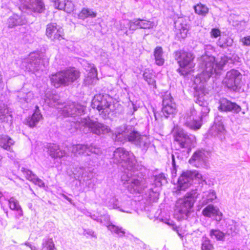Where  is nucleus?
<instances>
[{
	"label": "nucleus",
	"instance_id": "1",
	"mask_svg": "<svg viewBox=\"0 0 250 250\" xmlns=\"http://www.w3.org/2000/svg\"><path fill=\"white\" fill-rule=\"evenodd\" d=\"M57 107L60 109V113L64 117H79L85 111L84 106L73 103L67 104L62 107ZM72 123L76 129H80L85 134L91 132L100 135L108 133L111 131L109 126L97 122L92 121L89 118L78 117L75 121H72Z\"/></svg>",
	"mask_w": 250,
	"mask_h": 250
},
{
	"label": "nucleus",
	"instance_id": "2",
	"mask_svg": "<svg viewBox=\"0 0 250 250\" xmlns=\"http://www.w3.org/2000/svg\"><path fill=\"white\" fill-rule=\"evenodd\" d=\"M228 62V58L224 55L216 60L213 56L207 55L202 56L200 60V67L202 73L196 76L194 83L196 84V89H203L206 83L211 75L219 74Z\"/></svg>",
	"mask_w": 250,
	"mask_h": 250
},
{
	"label": "nucleus",
	"instance_id": "3",
	"mask_svg": "<svg viewBox=\"0 0 250 250\" xmlns=\"http://www.w3.org/2000/svg\"><path fill=\"white\" fill-rule=\"evenodd\" d=\"M135 167L133 170L125 171L121 176V180L124 187L131 193H140L146 188L145 180L139 177L134 172Z\"/></svg>",
	"mask_w": 250,
	"mask_h": 250
},
{
	"label": "nucleus",
	"instance_id": "4",
	"mask_svg": "<svg viewBox=\"0 0 250 250\" xmlns=\"http://www.w3.org/2000/svg\"><path fill=\"white\" fill-rule=\"evenodd\" d=\"M79 77V71L74 68H70L52 74L50 77V80L52 84L55 87L58 88L61 85H68Z\"/></svg>",
	"mask_w": 250,
	"mask_h": 250
},
{
	"label": "nucleus",
	"instance_id": "5",
	"mask_svg": "<svg viewBox=\"0 0 250 250\" xmlns=\"http://www.w3.org/2000/svg\"><path fill=\"white\" fill-rule=\"evenodd\" d=\"M201 109V116L196 117V111L195 109H191L180 118L181 124L192 129H198L201 126V120L203 116H206L209 112L210 109L208 105H202Z\"/></svg>",
	"mask_w": 250,
	"mask_h": 250
},
{
	"label": "nucleus",
	"instance_id": "6",
	"mask_svg": "<svg viewBox=\"0 0 250 250\" xmlns=\"http://www.w3.org/2000/svg\"><path fill=\"white\" fill-rule=\"evenodd\" d=\"M196 196V192L192 191L188 192L183 198L178 199L175 204V213L179 214L180 218L187 217L193 206Z\"/></svg>",
	"mask_w": 250,
	"mask_h": 250
},
{
	"label": "nucleus",
	"instance_id": "7",
	"mask_svg": "<svg viewBox=\"0 0 250 250\" xmlns=\"http://www.w3.org/2000/svg\"><path fill=\"white\" fill-rule=\"evenodd\" d=\"M175 58L180 66L177 70L181 75H187L192 70L195 66L193 62L195 56L192 53L182 50L177 51Z\"/></svg>",
	"mask_w": 250,
	"mask_h": 250
},
{
	"label": "nucleus",
	"instance_id": "8",
	"mask_svg": "<svg viewBox=\"0 0 250 250\" xmlns=\"http://www.w3.org/2000/svg\"><path fill=\"white\" fill-rule=\"evenodd\" d=\"M115 163H121L122 166L127 170H133L135 167L136 160L132 153L127 151L124 148H117L112 158Z\"/></svg>",
	"mask_w": 250,
	"mask_h": 250
},
{
	"label": "nucleus",
	"instance_id": "9",
	"mask_svg": "<svg viewBox=\"0 0 250 250\" xmlns=\"http://www.w3.org/2000/svg\"><path fill=\"white\" fill-rule=\"evenodd\" d=\"M16 64L22 69L33 72L43 70L45 68L39 55L34 53H30L28 58L17 60Z\"/></svg>",
	"mask_w": 250,
	"mask_h": 250
},
{
	"label": "nucleus",
	"instance_id": "10",
	"mask_svg": "<svg viewBox=\"0 0 250 250\" xmlns=\"http://www.w3.org/2000/svg\"><path fill=\"white\" fill-rule=\"evenodd\" d=\"M91 106L92 108H96L100 115L103 114L105 117L111 110V99L107 95H96L92 101Z\"/></svg>",
	"mask_w": 250,
	"mask_h": 250
},
{
	"label": "nucleus",
	"instance_id": "11",
	"mask_svg": "<svg viewBox=\"0 0 250 250\" xmlns=\"http://www.w3.org/2000/svg\"><path fill=\"white\" fill-rule=\"evenodd\" d=\"M115 134L116 139L119 140L122 137H124V140H120L121 142L124 143V141H128L134 145L140 136L139 133L133 130L131 126L126 127L125 125L117 128Z\"/></svg>",
	"mask_w": 250,
	"mask_h": 250
},
{
	"label": "nucleus",
	"instance_id": "12",
	"mask_svg": "<svg viewBox=\"0 0 250 250\" xmlns=\"http://www.w3.org/2000/svg\"><path fill=\"white\" fill-rule=\"evenodd\" d=\"M208 155V152L204 149L197 150L193 153L188 162L195 167L207 168L209 167Z\"/></svg>",
	"mask_w": 250,
	"mask_h": 250
},
{
	"label": "nucleus",
	"instance_id": "13",
	"mask_svg": "<svg viewBox=\"0 0 250 250\" xmlns=\"http://www.w3.org/2000/svg\"><path fill=\"white\" fill-rule=\"evenodd\" d=\"M242 79L240 72L236 69H231L227 72L223 83L228 88L236 90L239 86Z\"/></svg>",
	"mask_w": 250,
	"mask_h": 250
},
{
	"label": "nucleus",
	"instance_id": "14",
	"mask_svg": "<svg viewBox=\"0 0 250 250\" xmlns=\"http://www.w3.org/2000/svg\"><path fill=\"white\" fill-rule=\"evenodd\" d=\"M174 140L181 148L188 149L193 144L195 137L193 135H188L183 129L178 128L175 133Z\"/></svg>",
	"mask_w": 250,
	"mask_h": 250
},
{
	"label": "nucleus",
	"instance_id": "15",
	"mask_svg": "<svg viewBox=\"0 0 250 250\" xmlns=\"http://www.w3.org/2000/svg\"><path fill=\"white\" fill-rule=\"evenodd\" d=\"M71 151L75 156L81 155L86 154L89 155L91 153L98 154L100 153V149L93 145H85L77 144L72 145Z\"/></svg>",
	"mask_w": 250,
	"mask_h": 250
},
{
	"label": "nucleus",
	"instance_id": "16",
	"mask_svg": "<svg viewBox=\"0 0 250 250\" xmlns=\"http://www.w3.org/2000/svg\"><path fill=\"white\" fill-rule=\"evenodd\" d=\"M192 183L191 171L184 172L178 179L176 188H174L173 192L179 194L181 191H185L188 188Z\"/></svg>",
	"mask_w": 250,
	"mask_h": 250
},
{
	"label": "nucleus",
	"instance_id": "17",
	"mask_svg": "<svg viewBox=\"0 0 250 250\" xmlns=\"http://www.w3.org/2000/svg\"><path fill=\"white\" fill-rule=\"evenodd\" d=\"M162 111L166 117L173 114L176 111V104L170 93H166L163 96Z\"/></svg>",
	"mask_w": 250,
	"mask_h": 250
},
{
	"label": "nucleus",
	"instance_id": "18",
	"mask_svg": "<svg viewBox=\"0 0 250 250\" xmlns=\"http://www.w3.org/2000/svg\"><path fill=\"white\" fill-rule=\"evenodd\" d=\"M21 5H23L28 13H41L44 9V4L42 0H19Z\"/></svg>",
	"mask_w": 250,
	"mask_h": 250
},
{
	"label": "nucleus",
	"instance_id": "19",
	"mask_svg": "<svg viewBox=\"0 0 250 250\" xmlns=\"http://www.w3.org/2000/svg\"><path fill=\"white\" fill-rule=\"evenodd\" d=\"M46 35L52 41L61 40L63 39V30L56 23H50L46 26Z\"/></svg>",
	"mask_w": 250,
	"mask_h": 250
},
{
	"label": "nucleus",
	"instance_id": "20",
	"mask_svg": "<svg viewBox=\"0 0 250 250\" xmlns=\"http://www.w3.org/2000/svg\"><path fill=\"white\" fill-rule=\"evenodd\" d=\"M128 24L129 26V29L132 30H135L138 28L150 29H152L155 26L153 21L139 18L128 21Z\"/></svg>",
	"mask_w": 250,
	"mask_h": 250
},
{
	"label": "nucleus",
	"instance_id": "21",
	"mask_svg": "<svg viewBox=\"0 0 250 250\" xmlns=\"http://www.w3.org/2000/svg\"><path fill=\"white\" fill-rule=\"evenodd\" d=\"M175 29L178 38L184 39L188 32V25L186 20L182 17L178 18L175 21Z\"/></svg>",
	"mask_w": 250,
	"mask_h": 250
},
{
	"label": "nucleus",
	"instance_id": "22",
	"mask_svg": "<svg viewBox=\"0 0 250 250\" xmlns=\"http://www.w3.org/2000/svg\"><path fill=\"white\" fill-rule=\"evenodd\" d=\"M85 69L88 72L84 79V83L86 85L93 84L97 80V69L93 64L86 63Z\"/></svg>",
	"mask_w": 250,
	"mask_h": 250
},
{
	"label": "nucleus",
	"instance_id": "23",
	"mask_svg": "<svg viewBox=\"0 0 250 250\" xmlns=\"http://www.w3.org/2000/svg\"><path fill=\"white\" fill-rule=\"evenodd\" d=\"M203 215L207 217H213L214 219L220 222L222 219V213L219 209L212 205H209L202 210Z\"/></svg>",
	"mask_w": 250,
	"mask_h": 250
},
{
	"label": "nucleus",
	"instance_id": "24",
	"mask_svg": "<svg viewBox=\"0 0 250 250\" xmlns=\"http://www.w3.org/2000/svg\"><path fill=\"white\" fill-rule=\"evenodd\" d=\"M26 22L27 19L24 13H21L20 15L13 14L7 20L8 27L9 28L22 25Z\"/></svg>",
	"mask_w": 250,
	"mask_h": 250
},
{
	"label": "nucleus",
	"instance_id": "25",
	"mask_svg": "<svg viewBox=\"0 0 250 250\" xmlns=\"http://www.w3.org/2000/svg\"><path fill=\"white\" fill-rule=\"evenodd\" d=\"M219 110L224 111H231L235 113H239L241 110V107L235 103H232L227 99H224L220 101Z\"/></svg>",
	"mask_w": 250,
	"mask_h": 250
},
{
	"label": "nucleus",
	"instance_id": "26",
	"mask_svg": "<svg viewBox=\"0 0 250 250\" xmlns=\"http://www.w3.org/2000/svg\"><path fill=\"white\" fill-rule=\"evenodd\" d=\"M12 118L11 111L7 104L3 101H0V121L11 123Z\"/></svg>",
	"mask_w": 250,
	"mask_h": 250
},
{
	"label": "nucleus",
	"instance_id": "27",
	"mask_svg": "<svg viewBox=\"0 0 250 250\" xmlns=\"http://www.w3.org/2000/svg\"><path fill=\"white\" fill-rule=\"evenodd\" d=\"M205 86L206 85L204 86L203 89H196L195 88L196 84L194 83V89L196 91L194 101L196 103L198 104L200 106L207 105L208 104L207 101V97L205 95V93H206Z\"/></svg>",
	"mask_w": 250,
	"mask_h": 250
},
{
	"label": "nucleus",
	"instance_id": "28",
	"mask_svg": "<svg viewBox=\"0 0 250 250\" xmlns=\"http://www.w3.org/2000/svg\"><path fill=\"white\" fill-rule=\"evenodd\" d=\"M48 153L53 158H61L66 155L65 151L60 149L59 146L50 144L48 147Z\"/></svg>",
	"mask_w": 250,
	"mask_h": 250
},
{
	"label": "nucleus",
	"instance_id": "29",
	"mask_svg": "<svg viewBox=\"0 0 250 250\" xmlns=\"http://www.w3.org/2000/svg\"><path fill=\"white\" fill-rule=\"evenodd\" d=\"M42 119V115L38 106H36L35 110L31 117L28 118L26 120V124L31 127L36 125Z\"/></svg>",
	"mask_w": 250,
	"mask_h": 250
},
{
	"label": "nucleus",
	"instance_id": "30",
	"mask_svg": "<svg viewBox=\"0 0 250 250\" xmlns=\"http://www.w3.org/2000/svg\"><path fill=\"white\" fill-rule=\"evenodd\" d=\"M216 193L214 190H209L204 192L202 198L199 201L200 206L203 207L216 199Z\"/></svg>",
	"mask_w": 250,
	"mask_h": 250
},
{
	"label": "nucleus",
	"instance_id": "31",
	"mask_svg": "<svg viewBox=\"0 0 250 250\" xmlns=\"http://www.w3.org/2000/svg\"><path fill=\"white\" fill-rule=\"evenodd\" d=\"M17 96L18 102L22 104L30 102L34 98V94L31 91L26 92L22 90L18 92Z\"/></svg>",
	"mask_w": 250,
	"mask_h": 250
},
{
	"label": "nucleus",
	"instance_id": "32",
	"mask_svg": "<svg viewBox=\"0 0 250 250\" xmlns=\"http://www.w3.org/2000/svg\"><path fill=\"white\" fill-rule=\"evenodd\" d=\"M14 144V141L9 136L0 134V146L3 149L11 151V146Z\"/></svg>",
	"mask_w": 250,
	"mask_h": 250
},
{
	"label": "nucleus",
	"instance_id": "33",
	"mask_svg": "<svg viewBox=\"0 0 250 250\" xmlns=\"http://www.w3.org/2000/svg\"><path fill=\"white\" fill-rule=\"evenodd\" d=\"M45 102L50 106L57 107L60 104L59 97L57 94L47 93L45 95Z\"/></svg>",
	"mask_w": 250,
	"mask_h": 250
},
{
	"label": "nucleus",
	"instance_id": "34",
	"mask_svg": "<svg viewBox=\"0 0 250 250\" xmlns=\"http://www.w3.org/2000/svg\"><path fill=\"white\" fill-rule=\"evenodd\" d=\"M45 102L50 106L57 107L60 104L59 97L57 94L47 93L45 95Z\"/></svg>",
	"mask_w": 250,
	"mask_h": 250
},
{
	"label": "nucleus",
	"instance_id": "35",
	"mask_svg": "<svg viewBox=\"0 0 250 250\" xmlns=\"http://www.w3.org/2000/svg\"><path fill=\"white\" fill-rule=\"evenodd\" d=\"M150 143V140L147 136L140 135L137 142H135V145L143 150L146 151L148 148Z\"/></svg>",
	"mask_w": 250,
	"mask_h": 250
},
{
	"label": "nucleus",
	"instance_id": "36",
	"mask_svg": "<svg viewBox=\"0 0 250 250\" xmlns=\"http://www.w3.org/2000/svg\"><path fill=\"white\" fill-rule=\"evenodd\" d=\"M9 206L11 209L17 211L18 218H20L23 215L22 209L19 205V203L15 198L11 197L8 200Z\"/></svg>",
	"mask_w": 250,
	"mask_h": 250
},
{
	"label": "nucleus",
	"instance_id": "37",
	"mask_svg": "<svg viewBox=\"0 0 250 250\" xmlns=\"http://www.w3.org/2000/svg\"><path fill=\"white\" fill-rule=\"evenodd\" d=\"M154 56L155 62L158 65H162L165 62L163 57V52L161 47L157 46L154 50Z\"/></svg>",
	"mask_w": 250,
	"mask_h": 250
},
{
	"label": "nucleus",
	"instance_id": "38",
	"mask_svg": "<svg viewBox=\"0 0 250 250\" xmlns=\"http://www.w3.org/2000/svg\"><path fill=\"white\" fill-rule=\"evenodd\" d=\"M107 207L109 209H118L120 211L125 212L127 213H131V211L128 210H125L122 208L121 207H120L118 204V200L116 198H111L109 201L107 203Z\"/></svg>",
	"mask_w": 250,
	"mask_h": 250
},
{
	"label": "nucleus",
	"instance_id": "39",
	"mask_svg": "<svg viewBox=\"0 0 250 250\" xmlns=\"http://www.w3.org/2000/svg\"><path fill=\"white\" fill-rule=\"evenodd\" d=\"M96 13L88 8H83L78 15L79 19L84 20L88 17L95 18L96 17Z\"/></svg>",
	"mask_w": 250,
	"mask_h": 250
},
{
	"label": "nucleus",
	"instance_id": "40",
	"mask_svg": "<svg viewBox=\"0 0 250 250\" xmlns=\"http://www.w3.org/2000/svg\"><path fill=\"white\" fill-rule=\"evenodd\" d=\"M209 235L212 239H216L217 240L224 241L225 233L219 229H211Z\"/></svg>",
	"mask_w": 250,
	"mask_h": 250
},
{
	"label": "nucleus",
	"instance_id": "41",
	"mask_svg": "<svg viewBox=\"0 0 250 250\" xmlns=\"http://www.w3.org/2000/svg\"><path fill=\"white\" fill-rule=\"evenodd\" d=\"M107 227L108 229L111 232H114L120 236H123L125 233V232L122 228L116 226L112 224V223L107 225Z\"/></svg>",
	"mask_w": 250,
	"mask_h": 250
},
{
	"label": "nucleus",
	"instance_id": "42",
	"mask_svg": "<svg viewBox=\"0 0 250 250\" xmlns=\"http://www.w3.org/2000/svg\"><path fill=\"white\" fill-rule=\"evenodd\" d=\"M144 79L149 85H154L155 81L154 79V75L150 72V70L146 69L143 74Z\"/></svg>",
	"mask_w": 250,
	"mask_h": 250
},
{
	"label": "nucleus",
	"instance_id": "43",
	"mask_svg": "<svg viewBox=\"0 0 250 250\" xmlns=\"http://www.w3.org/2000/svg\"><path fill=\"white\" fill-rule=\"evenodd\" d=\"M194 10L196 14L202 16H205L208 12V8L201 3L194 6Z\"/></svg>",
	"mask_w": 250,
	"mask_h": 250
},
{
	"label": "nucleus",
	"instance_id": "44",
	"mask_svg": "<svg viewBox=\"0 0 250 250\" xmlns=\"http://www.w3.org/2000/svg\"><path fill=\"white\" fill-rule=\"evenodd\" d=\"M155 185L156 187H161L167 183V179L164 174L161 173L155 176Z\"/></svg>",
	"mask_w": 250,
	"mask_h": 250
},
{
	"label": "nucleus",
	"instance_id": "45",
	"mask_svg": "<svg viewBox=\"0 0 250 250\" xmlns=\"http://www.w3.org/2000/svg\"><path fill=\"white\" fill-rule=\"evenodd\" d=\"M54 245L51 239L44 238L42 241V249L53 250Z\"/></svg>",
	"mask_w": 250,
	"mask_h": 250
},
{
	"label": "nucleus",
	"instance_id": "46",
	"mask_svg": "<svg viewBox=\"0 0 250 250\" xmlns=\"http://www.w3.org/2000/svg\"><path fill=\"white\" fill-rule=\"evenodd\" d=\"M83 170H84V167H76L74 168L72 170L74 176L73 178L76 180H80Z\"/></svg>",
	"mask_w": 250,
	"mask_h": 250
},
{
	"label": "nucleus",
	"instance_id": "47",
	"mask_svg": "<svg viewBox=\"0 0 250 250\" xmlns=\"http://www.w3.org/2000/svg\"><path fill=\"white\" fill-rule=\"evenodd\" d=\"M213 246L210 240L207 237H203L202 239V250H211Z\"/></svg>",
	"mask_w": 250,
	"mask_h": 250
},
{
	"label": "nucleus",
	"instance_id": "48",
	"mask_svg": "<svg viewBox=\"0 0 250 250\" xmlns=\"http://www.w3.org/2000/svg\"><path fill=\"white\" fill-rule=\"evenodd\" d=\"M21 171L23 172L26 179L32 182L34 179L36 177V175L32 173L31 170L26 169L25 168L22 167Z\"/></svg>",
	"mask_w": 250,
	"mask_h": 250
},
{
	"label": "nucleus",
	"instance_id": "49",
	"mask_svg": "<svg viewBox=\"0 0 250 250\" xmlns=\"http://www.w3.org/2000/svg\"><path fill=\"white\" fill-rule=\"evenodd\" d=\"M217 44L220 47L224 48L227 46H230L231 44V42L229 43L228 38L226 37L220 38L217 42Z\"/></svg>",
	"mask_w": 250,
	"mask_h": 250
},
{
	"label": "nucleus",
	"instance_id": "50",
	"mask_svg": "<svg viewBox=\"0 0 250 250\" xmlns=\"http://www.w3.org/2000/svg\"><path fill=\"white\" fill-rule=\"evenodd\" d=\"M74 9V5L71 1L66 0L65 1V7L63 10L68 13H70Z\"/></svg>",
	"mask_w": 250,
	"mask_h": 250
},
{
	"label": "nucleus",
	"instance_id": "51",
	"mask_svg": "<svg viewBox=\"0 0 250 250\" xmlns=\"http://www.w3.org/2000/svg\"><path fill=\"white\" fill-rule=\"evenodd\" d=\"M52 2L54 3V6L55 8L59 10H63L65 7V0H50Z\"/></svg>",
	"mask_w": 250,
	"mask_h": 250
},
{
	"label": "nucleus",
	"instance_id": "52",
	"mask_svg": "<svg viewBox=\"0 0 250 250\" xmlns=\"http://www.w3.org/2000/svg\"><path fill=\"white\" fill-rule=\"evenodd\" d=\"M192 173V180H193V178H195L196 180H198L199 182H205V179H204V177L202 176V175L198 172V171H194L191 172Z\"/></svg>",
	"mask_w": 250,
	"mask_h": 250
},
{
	"label": "nucleus",
	"instance_id": "53",
	"mask_svg": "<svg viewBox=\"0 0 250 250\" xmlns=\"http://www.w3.org/2000/svg\"><path fill=\"white\" fill-rule=\"evenodd\" d=\"M83 234L84 236H86L87 237L94 238H97V236H96V234H95V232L93 230L89 229H84Z\"/></svg>",
	"mask_w": 250,
	"mask_h": 250
},
{
	"label": "nucleus",
	"instance_id": "54",
	"mask_svg": "<svg viewBox=\"0 0 250 250\" xmlns=\"http://www.w3.org/2000/svg\"><path fill=\"white\" fill-rule=\"evenodd\" d=\"M91 173L89 171L86 170L84 168V170L83 171L82 175V177L80 179H83L84 181H87L91 179Z\"/></svg>",
	"mask_w": 250,
	"mask_h": 250
},
{
	"label": "nucleus",
	"instance_id": "55",
	"mask_svg": "<svg viewBox=\"0 0 250 250\" xmlns=\"http://www.w3.org/2000/svg\"><path fill=\"white\" fill-rule=\"evenodd\" d=\"M128 114L132 115L137 110L138 107L132 102H130L128 104Z\"/></svg>",
	"mask_w": 250,
	"mask_h": 250
},
{
	"label": "nucleus",
	"instance_id": "56",
	"mask_svg": "<svg viewBox=\"0 0 250 250\" xmlns=\"http://www.w3.org/2000/svg\"><path fill=\"white\" fill-rule=\"evenodd\" d=\"M32 182L41 188H44L45 187V184L43 181L39 179L37 176Z\"/></svg>",
	"mask_w": 250,
	"mask_h": 250
},
{
	"label": "nucleus",
	"instance_id": "57",
	"mask_svg": "<svg viewBox=\"0 0 250 250\" xmlns=\"http://www.w3.org/2000/svg\"><path fill=\"white\" fill-rule=\"evenodd\" d=\"M221 32L219 29L213 28L210 32L211 37L217 38L220 35Z\"/></svg>",
	"mask_w": 250,
	"mask_h": 250
},
{
	"label": "nucleus",
	"instance_id": "58",
	"mask_svg": "<svg viewBox=\"0 0 250 250\" xmlns=\"http://www.w3.org/2000/svg\"><path fill=\"white\" fill-rule=\"evenodd\" d=\"M240 41L244 45H250V35L242 38Z\"/></svg>",
	"mask_w": 250,
	"mask_h": 250
},
{
	"label": "nucleus",
	"instance_id": "59",
	"mask_svg": "<svg viewBox=\"0 0 250 250\" xmlns=\"http://www.w3.org/2000/svg\"><path fill=\"white\" fill-rule=\"evenodd\" d=\"M172 165L173 167V169L171 170V174L172 176H176V165H175V161L173 155H172Z\"/></svg>",
	"mask_w": 250,
	"mask_h": 250
},
{
	"label": "nucleus",
	"instance_id": "60",
	"mask_svg": "<svg viewBox=\"0 0 250 250\" xmlns=\"http://www.w3.org/2000/svg\"><path fill=\"white\" fill-rule=\"evenodd\" d=\"M125 210H128L129 211L128 209L130 208V203L129 201H127L126 202H122L121 206H119Z\"/></svg>",
	"mask_w": 250,
	"mask_h": 250
},
{
	"label": "nucleus",
	"instance_id": "61",
	"mask_svg": "<svg viewBox=\"0 0 250 250\" xmlns=\"http://www.w3.org/2000/svg\"><path fill=\"white\" fill-rule=\"evenodd\" d=\"M128 21H126L125 20L120 21L119 22V25H117V26L119 29H120V30H124L125 28H126L125 24H127L129 27V26L128 24Z\"/></svg>",
	"mask_w": 250,
	"mask_h": 250
},
{
	"label": "nucleus",
	"instance_id": "62",
	"mask_svg": "<svg viewBox=\"0 0 250 250\" xmlns=\"http://www.w3.org/2000/svg\"><path fill=\"white\" fill-rule=\"evenodd\" d=\"M217 129L218 132H222L224 130V126L221 124H219L218 125L215 124L212 127V130Z\"/></svg>",
	"mask_w": 250,
	"mask_h": 250
},
{
	"label": "nucleus",
	"instance_id": "63",
	"mask_svg": "<svg viewBox=\"0 0 250 250\" xmlns=\"http://www.w3.org/2000/svg\"><path fill=\"white\" fill-rule=\"evenodd\" d=\"M110 217L108 215L104 216V220L106 222V224L105 225L107 226V225L109 224H111V223L109 222Z\"/></svg>",
	"mask_w": 250,
	"mask_h": 250
},
{
	"label": "nucleus",
	"instance_id": "64",
	"mask_svg": "<svg viewBox=\"0 0 250 250\" xmlns=\"http://www.w3.org/2000/svg\"><path fill=\"white\" fill-rule=\"evenodd\" d=\"M88 214H90V213H88ZM87 215L90 216V217L92 219L95 220H96L95 216L94 215H90L89 214H88Z\"/></svg>",
	"mask_w": 250,
	"mask_h": 250
}]
</instances>
